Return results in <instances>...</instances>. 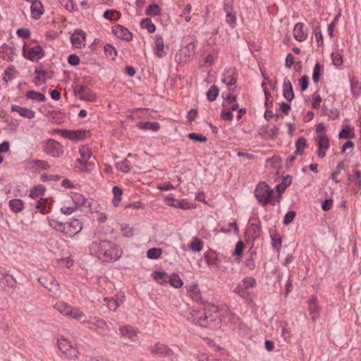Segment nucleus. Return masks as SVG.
<instances>
[{
	"label": "nucleus",
	"instance_id": "obj_1",
	"mask_svg": "<svg viewBox=\"0 0 361 361\" xmlns=\"http://www.w3.org/2000/svg\"><path fill=\"white\" fill-rule=\"evenodd\" d=\"M212 310L204 309H190L187 319L191 323L212 329L217 328L221 319L216 306H212Z\"/></svg>",
	"mask_w": 361,
	"mask_h": 361
},
{
	"label": "nucleus",
	"instance_id": "obj_2",
	"mask_svg": "<svg viewBox=\"0 0 361 361\" xmlns=\"http://www.w3.org/2000/svg\"><path fill=\"white\" fill-rule=\"evenodd\" d=\"M90 252L105 262H116L123 254L118 245L109 240L92 242L90 245Z\"/></svg>",
	"mask_w": 361,
	"mask_h": 361
},
{
	"label": "nucleus",
	"instance_id": "obj_3",
	"mask_svg": "<svg viewBox=\"0 0 361 361\" xmlns=\"http://www.w3.org/2000/svg\"><path fill=\"white\" fill-rule=\"evenodd\" d=\"M196 39L194 36H186L183 38L180 49L176 52L175 61L178 64H185L190 61L195 54Z\"/></svg>",
	"mask_w": 361,
	"mask_h": 361
},
{
	"label": "nucleus",
	"instance_id": "obj_4",
	"mask_svg": "<svg viewBox=\"0 0 361 361\" xmlns=\"http://www.w3.org/2000/svg\"><path fill=\"white\" fill-rule=\"evenodd\" d=\"M255 197L263 205H267L268 203L275 205L279 202V198L275 195L274 190L271 189L264 182H261L257 185L255 189Z\"/></svg>",
	"mask_w": 361,
	"mask_h": 361
},
{
	"label": "nucleus",
	"instance_id": "obj_5",
	"mask_svg": "<svg viewBox=\"0 0 361 361\" xmlns=\"http://www.w3.org/2000/svg\"><path fill=\"white\" fill-rule=\"evenodd\" d=\"M54 307L64 317L73 319L80 321L86 317L85 314L80 308L72 306L63 301L57 302Z\"/></svg>",
	"mask_w": 361,
	"mask_h": 361
},
{
	"label": "nucleus",
	"instance_id": "obj_6",
	"mask_svg": "<svg viewBox=\"0 0 361 361\" xmlns=\"http://www.w3.org/2000/svg\"><path fill=\"white\" fill-rule=\"evenodd\" d=\"M80 324L90 330L94 331L99 334L104 335L109 331V327L106 322L97 317H90L87 319H82L80 320Z\"/></svg>",
	"mask_w": 361,
	"mask_h": 361
},
{
	"label": "nucleus",
	"instance_id": "obj_7",
	"mask_svg": "<svg viewBox=\"0 0 361 361\" xmlns=\"http://www.w3.org/2000/svg\"><path fill=\"white\" fill-rule=\"evenodd\" d=\"M42 147L46 154L54 158L60 157L63 153L61 144L51 138L42 141Z\"/></svg>",
	"mask_w": 361,
	"mask_h": 361
},
{
	"label": "nucleus",
	"instance_id": "obj_8",
	"mask_svg": "<svg viewBox=\"0 0 361 361\" xmlns=\"http://www.w3.org/2000/svg\"><path fill=\"white\" fill-rule=\"evenodd\" d=\"M39 283L47 289L54 297H59L61 294L59 283L55 277L51 274L41 276L38 279Z\"/></svg>",
	"mask_w": 361,
	"mask_h": 361
},
{
	"label": "nucleus",
	"instance_id": "obj_9",
	"mask_svg": "<svg viewBox=\"0 0 361 361\" xmlns=\"http://www.w3.org/2000/svg\"><path fill=\"white\" fill-rule=\"evenodd\" d=\"M82 229V223L77 219H73L70 221L63 223L59 231L63 233L67 237L72 238Z\"/></svg>",
	"mask_w": 361,
	"mask_h": 361
},
{
	"label": "nucleus",
	"instance_id": "obj_10",
	"mask_svg": "<svg viewBox=\"0 0 361 361\" xmlns=\"http://www.w3.org/2000/svg\"><path fill=\"white\" fill-rule=\"evenodd\" d=\"M256 283V280L253 277H245L235 288L234 293L242 298H246L248 295L247 290L254 288Z\"/></svg>",
	"mask_w": 361,
	"mask_h": 361
},
{
	"label": "nucleus",
	"instance_id": "obj_11",
	"mask_svg": "<svg viewBox=\"0 0 361 361\" xmlns=\"http://www.w3.org/2000/svg\"><path fill=\"white\" fill-rule=\"evenodd\" d=\"M58 346L59 350L68 357L75 359L78 357V350L77 348L66 338L58 339Z\"/></svg>",
	"mask_w": 361,
	"mask_h": 361
},
{
	"label": "nucleus",
	"instance_id": "obj_12",
	"mask_svg": "<svg viewBox=\"0 0 361 361\" xmlns=\"http://www.w3.org/2000/svg\"><path fill=\"white\" fill-rule=\"evenodd\" d=\"M23 56L33 62H37L44 56V51L39 45H37L30 48H26L24 45L23 47Z\"/></svg>",
	"mask_w": 361,
	"mask_h": 361
},
{
	"label": "nucleus",
	"instance_id": "obj_13",
	"mask_svg": "<svg viewBox=\"0 0 361 361\" xmlns=\"http://www.w3.org/2000/svg\"><path fill=\"white\" fill-rule=\"evenodd\" d=\"M318 150L317 154L319 158H324L326 155V151L329 148V140L324 133L317 135L316 137Z\"/></svg>",
	"mask_w": 361,
	"mask_h": 361
},
{
	"label": "nucleus",
	"instance_id": "obj_14",
	"mask_svg": "<svg viewBox=\"0 0 361 361\" xmlns=\"http://www.w3.org/2000/svg\"><path fill=\"white\" fill-rule=\"evenodd\" d=\"M111 29L113 33L118 38L122 39L126 41H130L133 37V35L129 31V30L121 24H115L114 26H112Z\"/></svg>",
	"mask_w": 361,
	"mask_h": 361
},
{
	"label": "nucleus",
	"instance_id": "obj_15",
	"mask_svg": "<svg viewBox=\"0 0 361 361\" xmlns=\"http://www.w3.org/2000/svg\"><path fill=\"white\" fill-rule=\"evenodd\" d=\"M120 334L122 337L128 338L133 342L137 341V329L130 325L119 327Z\"/></svg>",
	"mask_w": 361,
	"mask_h": 361
},
{
	"label": "nucleus",
	"instance_id": "obj_16",
	"mask_svg": "<svg viewBox=\"0 0 361 361\" xmlns=\"http://www.w3.org/2000/svg\"><path fill=\"white\" fill-rule=\"evenodd\" d=\"M238 79V74L235 68L225 69L221 75V81L228 86L233 85Z\"/></svg>",
	"mask_w": 361,
	"mask_h": 361
},
{
	"label": "nucleus",
	"instance_id": "obj_17",
	"mask_svg": "<svg viewBox=\"0 0 361 361\" xmlns=\"http://www.w3.org/2000/svg\"><path fill=\"white\" fill-rule=\"evenodd\" d=\"M151 353L159 356L172 357L173 353L167 345L159 342L151 347Z\"/></svg>",
	"mask_w": 361,
	"mask_h": 361
},
{
	"label": "nucleus",
	"instance_id": "obj_18",
	"mask_svg": "<svg viewBox=\"0 0 361 361\" xmlns=\"http://www.w3.org/2000/svg\"><path fill=\"white\" fill-rule=\"evenodd\" d=\"M204 258L207 266L209 267H217L221 260L219 254L212 250H209L204 253Z\"/></svg>",
	"mask_w": 361,
	"mask_h": 361
},
{
	"label": "nucleus",
	"instance_id": "obj_19",
	"mask_svg": "<svg viewBox=\"0 0 361 361\" xmlns=\"http://www.w3.org/2000/svg\"><path fill=\"white\" fill-rule=\"evenodd\" d=\"M72 44L80 49L85 44V33L81 30H75L71 37Z\"/></svg>",
	"mask_w": 361,
	"mask_h": 361
},
{
	"label": "nucleus",
	"instance_id": "obj_20",
	"mask_svg": "<svg viewBox=\"0 0 361 361\" xmlns=\"http://www.w3.org/2000/svg\"><path fill=\"white\" fill-rule=\"evenodd\" d=\"M308 35V28L305 24H295L293 29V37L299 41H305Z\"/></svg>",
	"mask_w": 361,
	"mask_h": 361
},
{
	"label": "nucleus",
	"instance_id": "obj_21",
	"mask_svg": "<svg viewBox=\"0 0 361 361\" xmlns=\"http://www.w3.org/2000/svg\"><path fill=\"white\" fill-rule=\"evenodd\" d=\"M309 312L313 321H316L319 317L320 308L315 296H312L310 300Z\"/></svg>",
	"mask_w": 361,
	"mask_h": 361
},
{
	"label": "nucleus",
	"instance_id": "obj_22",
	"mask_svg": "<svg viewBox=\"0 0 361 361\" xmlns=\"http://www.w3.org/2000/svg\"><path fill=\"white\" fill-rule=\"evenodd\" d=\"M283 96L288 102H290L294 98V92L292 84L288 78L283 79Z\"/></svg>",
	"mask_w": 361,
	"mask_h": 361
},
{
	"label": "nucleus",
	"instance_id": "obj_23",
	"mask_svg": "<svg viewBox=\"0 0 361 361\" xmlns=\"http://www.w3.org/2000/svg\"><path fill=\"white\" fill-rule=\"evenodd\" d=\"M11 111H16L20 116L29 119L33 118L35 116V112L32 109L16 104L11 106Z\"/></svg>",
	"mask_w": 361,
	"mask_h": 361
},
{
	"label": "nucleus",
	"instance_id": "obj_24",
	"mask_svg": "<svg viewBox=\"0 0 361 361\" xmlns=\"http://www.w3.org/2000/svg\"><path fill=\"white\" fill-rule=\"evenodd\" d=\"M154 54L159 58H162L166 55V51H164V43L163 38L157 35L154 39Z\"/></svg>",
	"mask_w": 361,
	"mask_h": 361
},
{
	"label": "nucleus",
	"instance_id": "obj_25",
	"mask_svg": "<svg viewBox=\"0 0 361 361\" xmlns=\"http://www.w3.org/2000/svg\"><path fill=\"white\" fill-rule=\"evenodd\" d=\"M291 177L287 175L283 178L282 182L274 188V192H277V195L276 196L279 198V202L280 201L281 194L285 191L287 187L291 184Z\"/></svg>",
	"mask_w": 361,
	"mask_h": 361
},
{
	"label": "nucleus",
	"instance_id": "obj_26",
	"mask_svg": "<svg viewBox=\"0 0 361 361\" xmlns=\"http://www.w3.org/2000/svg\"><path fill=\"white\" fill-rule=\"evenodd\" d=\"M30 10L32 16L35 20L39 19L44 13L43 6L39 0L32 1Z\"/></svg>",
	"mask_w": 361,
	"mask_h": 361
},
{
	"label": "nucleus",
	"instance_id": "obj_27",
	"mask_svg": "<svg viewBox=\"0 0 361 361\" xmlns=\"http://www.w3.org/2000/svg\"><path fill=\"white\" fill-rule=\"evenodd\" d=\"M349 181L353 185V190L355 192H358L361 189V172L355 171L353 175L348 176Z\"/></svg>",
	"mask_w": 361,
	"mask_h": 361
},
{
	"label": "nucleus",
	"instance_id": "obj_28",
	"mask_svg": "<svg viewBox=\"0 0 361 361\" xmlns=\"http://www.w3.org/2000/svg\"><path fill=\"white\" fill-rule=\"evenodd\" d=\"M73 204L76 206L78 208L80 206L85 205L86 203H88V207H91L92 206H97L98 204L96 201L93 200H88L83 195L77 194L74 195L73 197Z\"/></svg>",
	"mask_w": 361,
	"mask_h": 361
},
{
	"label": "nucleus",
	"instance_id": "obj_29",
	"mask_svg": "<svg viewBox=\"0 0 361 361\" xmlns=\"http://www.w3.org/2000/svg\"><path fill=\"white\" fill-rule=\"evenodd\" d=\"M78 94L80 99L92 102L95 99L94 94L85 86H79Z\"/></svg>",
	"mask_w": 361,
	"mask_h": 361
},
{
	"label": "nucleus",
	"instance_id": "obj_30",
	"mask_svg": "<svg viewBox=\"0 0 361 361\" xmlns=\"http://www.w3.org/2000/svg\"><path fill=\"white\" fill-rule=\"evenodd\" d=\"M76 161L81 166V170L86 172H90L94 170L97 163V161L94 157L90 159V161H83L78 159Z\"/></svg>",
	"mask_w": 361,
	"mask_h": 361
},
{
	"label": "nucleus",
	"instance_id": "obj_31",
	"mask_svg": "<svg viewBox=\"0 0 361 361\" xmlns=\"http://www.w3.org/2000/svg\"><path fill=\"white\" fill-rule=\"evenodd\" d=\"M261 226L258 224L252 223L250 224L247 229L246 234L250 238L255 239L260 235Z\"/></svg>",
	"mask_w": 361,
	"mask_h": 361
},
{
	"label": "nucleus",
	"instance_id": "obj_32",
	"mask_svg": "<svg viewBox=\"0 0 361 361\" xmlns=\"http://www.w3.org/2000/svg\"><path fill=\"white\" fill-rule=\"evenodd\" d=\"M271 244L273 248L276 251L279 252L282 245V238L279 233L276 231L270 232Z\"/></svg>",
	"mask_w": 361,
	"mask_h": 361
},
{
	"label": "nucleus",
	"instance_id": "obj_33",
	"mask_svg": "<svg viewBox=\"0 0 361 361\" xmlns=\"http://www.w3.org/2000/svg\"><path fill=\"white\" fill-rule=\"evenodd\" d=\"M0 283L5 285H11V286H13L15 283V280L13 277L8 274L6 270L0 267Z\"/></svg>",
	"mask_w": 361,
	"mask_h": 361
},
{
	"label": "nucleus",
	"instance_id": "obj_34",
	"mask_svg": "<svg viewBox=\"0 0 361 361\" xmlns=\"http://www.w3.org/2000/svg\"><path fill=\"white\" fill-rule=\"evenodd\" d=\"M83 136V133L80 130H64V132H62V137L64 138H68L71 140L76 141L82 139Z\"/></svg>",
	"mask_w": 361,
	"mask_h": 361
},
{
	"label": "nucleus",
	"instance_id": "obj_35",
	"mask_svg": "<svg viewBox=\"0 0 361 361\" xmlns=\"http://www.w3.org/2000/svg\"><path fill=\"white\" fill-rule=\"evenodd\" d=\"M223 107H226L231 111H236L238 109L236 97L231 94L228 95L223 104Z\"/></svg>",
	"mask_w": 361,
	"mask_h": 361
},
{
	"label": "nucleus",
	"instance_id": "obj_36",
	"mask_svg": "<svg viewBox=\"0 0 361 361\" xmlns=\"http://www.w3.org/2000/svg\"><path fill=\"white\" fill-rule=\"evenodd\" d=\"M30 164L31 167L35 170H48L50 168V166L47 161L41 159L30 160Z\"/></svg>",
	"mask_w": 361,
	"mask_h": 361
},
{
	"label": "nucleus",
	"instance_id": "obj_37",
	"mask_svg": "<svg viewBox=\"0 0 361 361\" xmlns=\"http://www.w3.org/2000/svg\"><path fill=\"white\" fill-rule=\"evenodd\" d=\"M35 84L36 86H39L47 81V72L44 70L36 69L35 71Z\"/></svg>",
	"mask_w": 361,
	"mask_h": 361
},
{
	"label": "nucleus",
	"instance_id": "obj_38",
	"mask_svg": "<svg viewBox=\"0 0 361 361\" xmlns=\"http://www.w3.org/2000/svg\"><path fill=\"white\" fill-rule=\"evenodd\" d=\"M8 206L12 212L18 213L23 210L24 204L20 199H12L9 201Z\"/></svg>",
	"mask_w": 361,
	"mask_h": 361
},
{
	"label": "nucleus",
	"instance_id": "obj_39",
	"mask_svg": "<svg viewBox=\"0 0 361 361\" xmlns=\"http://www.w3.org/2000/svg\"><path fill=\"white\" fill-rule=\"evenodd\" d=\"M153 279L159 284H167L169 275L165 271H156L152 274Z\"/></svg>",
	"mask_w": 361,
	"mask_h": 361
},
{
	"label": "nucleus",
	"instance_id": "obj_40",
	"mask_svg": "<svg viewBox=\"0 0 361 361\" xmlns=\"http://www.w3.org/2000/svg\"><path fill=\"white\" fill-rule=\"evenodd\" d=\"M138 128L142 130H149L157 132L160 128V125L158 122H140L137 125Z\"/></svg>",
	"mask_w": 361,
	"mask_h": 361
},
{
	"label": "nucleus",
	"instance_id": "obj_41",
	"mask_svg": "<svg viewBox=\"0 0 361 361\" xmlns=\"http://www.w3.org/2000/svg\"><path fill=\"white\" fill-rule=\"evenodd\" d=\"M45 190L46 188L44 185H37L30 190L29 196L32 198L41 197L44 195Z\"/></svg>",
	"mask_w": 361,
	"mask_h": 361
},
{
	"label": "nucleus",
	"instance_id": "obj_42",
	"mask_svg": "<svg viewBox=\"0 0 361 361\" xmlns=\"http://www.w3.org/2000/svg\"><path fill=\"white\" fill-rule=\"evenodd\" d=\"M353 128H351L348 126H345L342 128L341 132L338 134V137L340 139H351L355 137V133L353 131Z\"/></svg>",
	"mask_w": 361,
	"mask_h": 361
},
{
	"label": "nucleus",
	"instance_id": "obj_43",
	"mask_svg": "<svg viewBox=\"0 0 361 361\" xmlns=\"http://www.w3.org/2000/svg\"><path fill=\"white\" fill-rule=\"evenodd\" d=\"M26 97L29 99L42 102L46 99L44 94L34 90H30L26 93Z\"/></svg>",
	"mask_w": 361,
	"mask_h": 361
},
{
	"label": "nucleus",
	"instance_id": "obj_44",
	"mask_svg": "<svg viewBox=\"0 0 361 361\" xmlns=\"http://www.w3.org/2000/svg\"><path fill=\"white\" fill-rule=\"evenodd\" d=\"M112 193L114 195V197L112 200V204L114 207H118L121 200L123 190L121 188H119L118 186H114L112 188Z\"/></svg>",
	"mask_w": 361,
	"mask_h": 361
},
{
	"label": "nucleus",
	"instance_id": "obj_45",
	"mask_svg": "<svg viewBox=\"0 0 361 361\" xmlns=\"http://www.w3.org/2000/svg\"><path fill=\"white\" fill-rule=\"evenodd\" d=\"M131 165L132 164L129 160L124 159L120 161L116 162V167L118 171L123 173H128L131 169Z\"/></svg>",
	"mask_w": 361,
	"mask_h": 361
},
{
	"label": "nucleus",
	"instance_id": "obj_46",
	"mask_svg": "<svg viewBox=\"0 0 361 361\" xmlns=\"http://www.w3.org/2000/svg\"><path fill=\"white\" fill-rule=\"evenodd\" d=\"M189 248L195 252H200L203 248V243L197 237H194L189 244Z\"/></svg>",
	"mask_w": 361,
	"mask_h": 361
},
{
	"label": "nucleus",
	"instance_id": "obj_47",
	"mask_svg": "<svg viewBox=\"0 0 361 361\" xmlns=\"http://www.w3.org/2000/svg\"><path fill=\"white\" fill-rule=\"evenodd\" d=\"M168 205L182 209H188L190 208V203L184 199H176L174 202H168Z\"/></svg>",
	"mask_w": 361,
	"mask_h": 361
},
{
	"label": "nucleus",
	"instance_id": "obj_48",
	"mask_svg": "<svg viewBox=\"0 0 361 361\" xmlns=\"http://www.w3.org/2000/svg\"><path fill=\"white\" fill-rule=\"evenodd\" d=\"M218 52L214 51L212 54H209L207 55L205 59L203 60L201 66L202 68H209L214 63V60L217 56Z\"/></svg>",
	"mask_w": 361,
	"mask_h": 361
},
{
	"label": "nucleus",
	"instance_id": "obj_49",
	"mask_svg": "<svg viewBox=\"0 0 361 361\" xmlns=\"http://www.w3.org/2000/svg\"><path fill=\"white\" fill-rule=\"evenodd\" d=\"M168 283L176 288H180L183 284V281L177 274L169 275Z\"/></svg>",
	"mask_w": 361,
	"mask_h": 361
},
{
	"label": "nucleus",
	"instance_id": "obj_50",
	"mask_svg": "<svg viewBox=\"0 0 361 361\" xmlns=\"http://www.w3.org/2000/svg\"><path fill=\"white\" fill-rule=\"evenodd\" d=\"M162 249L159 247H153L148 250L147 257L150 259H158L162 255Z\"/></svg>",
	"mask_w": 361,
	"mask_h": 361
},
{
	"label": "nucleus",
	"instance_id": "obj_51",
	"mask_svg": "<svg viewBox=\"0 0 361 361\" xmlns=\"http://www.w3.org/2000/svg\"><path fill=\"white\" fill-rule=\"evenodd\" d=\"M103 17L108 20H118L121 18V13L116 10H107L104 14Z\"/></svg>",
	"mask_w": 361,
	"mask_h": 361
},
{
	"label": "nucleus",
	"instance_id": "obj_52",
	"mask_svg": "<svg viewBox=\"0 0 361 361\" xmlns=\"http://www.w3.org/2000/svg\"><path fill=\"white\" fill-rule=\"evenodd\" d=\"M187 291L194 300H200L201 299V293L197 285L195 284L187 287Z\"/></svg>",
	"mask_w": 361,
	"mask_h": 361
},
{
	"label": "nucleus",
	"instance_id": "obj_53",
	"mask_svg": "<svg viewBox=\"0 0 361 361\" xmlns=\"http://www.w3.org/2000/svg\"><path fill=\"white\" fill-rule=\"evenodd\" d=\"M307 140L304 137H300L295 142V154H301L303 149L307 147Z\"/></svg>",
	"mask_w": 361,
	"mask_h": 361
},
{
	"label": "nucleus",
	"instance_id": "obj_54",
	"mask_svg": "<svg viewBox=\"0 0 361 361\" xmlns=\"http://www.w3.org/2000/svg\"><path fill=\"white\" fill-rule=\"evenodd\" d=\"M16 75V71L13 66H8L5 71H4V76L3 80L7 82L9 80H13Z\"/></svg>",
	"mask_w": 361,
	"mask_h": 361
},
{
	"label": "nucleus",
	"instance_id": "obj_55",
	"mask_svg": "<svg viewBox=\"0 0 361 361\" xmlns=\"http://www.w3.org/2000/svg\"><path fill=\"white\" fill-rule=\"evenodd\" d=\"M104 54L105 55L111 59H116V56H117V51H116V49H115V47L110 44H106L104 47Z\"/></svg>",
	"mask_w": 361,
	"mask_h": 361
},
{
	"label": "nucleus",
	"instance_id": "obj_56",
	"mask_svg": "<svg viewBox=\"0 0 361 361\" xmlns=\"http://www.w3.org/2000/svg\"><path fill=\"white\" fill-rule=\"evenodd\" d=\"M219 88L216 85H212L207 92V99L209 102L214 101L219 95Z\"/></svg>",
	"mask_w": 361,
	"mask_h": 361
},
{
	"label": "nucleus",
	"instance_id": "obj_57",
	"mask_svg": "<svg viewBox=\"0 0 361 361\" xmlns=\"http://www.w3.org/2000/svg\"><path fill=\"white\" fill-rule=\"evenodd\" d=\"M350 90L355 97H359L361 95V84L357 81H350Z\"/></svg>",
	"mask_w": 361,
	"mask_h": 361
},
{
	"label": "nucleus",
	"instance_id": "obj_58",
	"mask_svg": "<svg viewBox=\"0 0 361 361\" xmlns=\"http://www.w3.org/2000/svg\"><path fill=\"white\" fill-rule=\"evenodd\" d=\"M122 235L126 238H131L134 234V229L129 224H123L121 226Z\"/></svg>",
	"mask_w": 361,
	"mask_h": 361
},
{
	"label": "nucleus",
	"instance_id": "obj_59",
	"mask_svg": "<svg viewBox=\"0 0 361 361\" xmlns=\"http://www.w3.org/2000/svg\"><path fill=\"white\" fill-rule=\"evenodd\" d=\"M79 154L81 157L80 160L87 161L91 159L92 157V153L90 148L87 147H82L79 149Z\"/></svg>",
	"mask_w": 361,
	"mask_h": 361
},
{
	"label": "nucleus",
	"instance_id": "obj_60",
	"mask_svg": "<svg viewBox=\"0 0 361 361\" xmlns=\"http://www.w3.org/2000/svg\"><path fill=\"white\" fill-rule=\"evenodd\" d=\"M47 219L48 225L51 228H52L56 231H59V228H61L63 226V222H62V221H59L57 219H52L50 217H47Z\"/></svg>",
	"mask_w": 361,
	"mask_h": 361
},
{
	"label": "nucleus",
	"instance_id": "obj_61",
	"mask_svg": "<svg viewBox=\"0 0 361 361\" xmlns=\"http://www.w3.org/2000/svg\"><path fill=\"white\" fill-rule=\"evenodd\" d=\"M104 300L110 310L115 311L119 307L118 302L116 301L114 298L106 297L104 299Z\"/></svg>",
	"mask_w": 361,
	"mask_h": 361
},
{
	"label": "nucleus",
	"instance_id": "obj_62",
	"mask_svg": "<svg viewBox=\"0 0 361 361\" xmlns=\"http://www.w3.org/2000/svg\"><path fill=\"white\" fill-rule=\"evenodd\" d=\"M160 8L157 4H151L146 9V14L150 16H154L159 13Z\"/></svg>",
	"mask_w": 361,
	"mask_h": 361
},
{
	"label": "nucleus",
	"instance_id": "obj_63",
	"mask_svg": "<svg viewBox=\"0 0 361 361\" xmlns=\"http://www.w3.org/2000/svg\"><path fill=\"white\" fill-rule=\"evenodd\" d=\"M61 4L68 11H73L77 9L73 0H59Z\"/></svg>",
	"mask_w": 361,
	"mask_h": 361
},
{
	"label": "nucleus",
	"instance_id": "obj_64",
	"mask_svg": "<svg viewBox=\"0 0 361 361\" xmlns=\"http://www.w3.org/2000/svg\"><path fill=\"white\" fill-rule=\"evenodd\" d=\"M333 63L336 66H340L343 64L342 55L338 51H334L331 54Z\"/></svg>",
	"mask_w": 361,
	"mask_h": 361
}]
</instances>
